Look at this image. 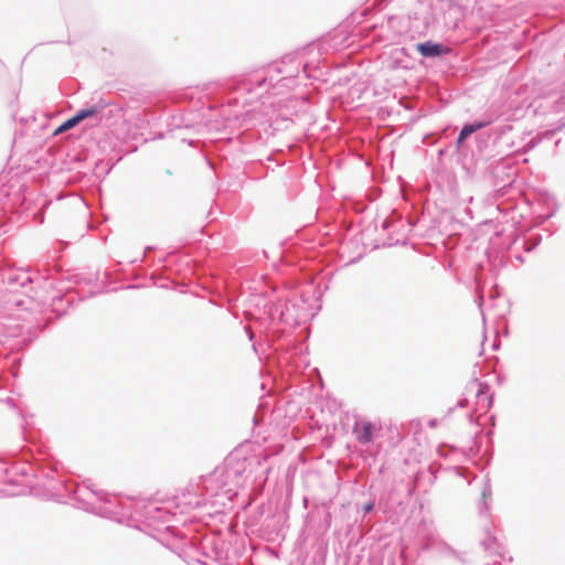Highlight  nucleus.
Returning <instances> with one entry per match:
<instances>
[{
    "mask_svg": "<svg viewBox=\"0 0 565 565\" xmlns=\"http://www.w3.org/2000/svg\"><path fill=\"white\" fill-rule=\"evenodd\" d=\"M417 50L424 56H439L448 52V49L445 46L431 42L417 44Z\"/></svg>",
    "mask_w": 565,
    "mask_h": 565,
    "instance_id": "f257e3e1",
    "label": "nucleus"
},
{
    "mask_svg": "<svg viewBox=\"0 0 565 565\" xmlns=\"http://www.w3.org/2000/svg\"><path fill=\"white\" fill-rule=\"evenodd\" d=\"M373 430L374 425L369 422L356 423L354 427V433L356 434L358 439L362 443L371 441Z\"/></svg>",
    "mask_w": 565,
    "mask_h": 565,
    "instance_id": "f03ea898",
    "label": "nucleus"
},
{
    "mask_svg": "<svg viewBox=\"0 0 565 565\" xmlns=\"http://www.w3.org/2000/svg\"><path fill=\"white\" fill-rule=\"evenodd\" d=\"M97 108L96 107H92V108H87V109H82L79 110L75 116V120L77 124H79L82 120L88 118V117H92L94 115L97 114Z\"/></svg>",
    "mask_w": 565,
    "mask_h": 565,
    "instance_id": "7ed1b4c3",
    "label": "nucleus"
},
{
    "mask_svg": "<svg viewBox=\"0 0 565 565\" xmlns=\"http://www.w3.org/2000/svg\"><path fill=\"white\" fill-rule=\"evenodd\" d=\"M480 126H478L479 128ZM477 127L472 126V125H468V126H465L462 128V130L460 131L459 134V137H458V143L462 142L468 136H470L471 134H473L476 131Z\"/></svg>",
    "mask_w": 565,
    "mask_h": 565,
    "instance_id": "20e7f679",
    "label": "nucleus"
},
{
    "mask_svg": "<svg viewBox=\"0 0 565 565\" xmlns=\"http://www.w3.org/2000/svg\"><path fill=\"white\" fill-rule=\"evenodd\" d=\"M77 125L74 116L70 119H67L64 124H62L55 131V134H60V132H63V131H66L73 127H75Z\"/></svg>",
    "mask_w": 565,
    "mask_h": 565,
    "instance_id": "39448f33",
    "label": "nucleus"
},
{
    "mask_svg": "<svg viewBox=\"0 0 565 565\" xmlns=\"http://www.w3.org/2000/svg\"><path fill=\"white\" fill-rule=\"evenodd\" d=\"M373 507H374L373 503H367L364 505L363 510L365 513H369L373 510Z\"/></svg>",
    "mask_w": 565,
    "mask_h": 565,
    "instance_id": "423d86ee",
    "label": "nucleus"
}]
</instances>
